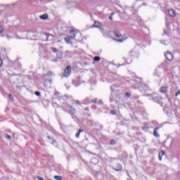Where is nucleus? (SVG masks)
<instances>
[{
    "label": "nucleus",
    "mask_w": 180,
    "mask_h": 180,
    "mask_svg": "<svg viewBox=\"0 0 180 180\" xmlns=\"http://www.w3.org/2000/svg\"><path fill=\"white\" fill-rule=\"evenodd\" d=\"M71 71H72V68L70 65H68V67H66V68L64 70V72L63 73V76L62 78H68V77H70V75H71Z\"/></svg>",
    "instance_id": "f257e3e1"
},
{
    "label": "nucleus",
    "mask_w": 180,
    "mask_h": 180,
    "mask_svg": "<svg viewBox=\"0 0 180 180\" xmlns=\"http://www.w3.org/2000/svg\"><path fill=\"white\" fill-rule=\"evenodd\" d=\"M114 40H115V41H118L119 43H123V39H114Z\"/></svg>",
    "instance_id": "a878e982"
},
{
    "label": "nucleus",
    "mask_w": 180,
    "mask_h": 180,
    "mask_svg": "<svg viewBox=\"0 0 180 180\" xmlns=\"http://www.w3.org/2000/svg\"><path fill=\"white\" fill-rule=\"evenodd\" d=\"M40 19H41L42 20H46V19H47V18H49V15L47 14H44L41 16H39Z\"/></svg>",
    "instance_id": "f8f14e48"
},
{
    "label": "nucleus",
    "mask_w": 180,
    "mask_h": 180,
    "mask_svg": "<svg viewBox=\"0 0 180 180\" xmlns=\"http://www.w3.org/2000/svg\"><path fill=\"white\" fill-rule=\"evenodd\" d=\"M68 108L70 109V115H74V113L77 112V110H75V108H74L72 105H68Z\"/></svg>",
    "instance_id": "7ed1b4c3"
},
{
    "label": "nucleus",
    "mask_w": 180,
    "mask_h": 180,
    "mask_svg": "<svg viewBox=\"0 0 180 180\" xmlns=\"http://www.w3.org/2000/svg\"><path fill=\"white\" fill-rule=\"evenodd\" d=\"M76 105H81V103H79V101L78 100L76 101Z\"/></svg>",
    "instance_id": "72a5a7b5"
},
{
    "label": "nucleus",
    "mask_w": 180,
    "mask_h": 180,
    "mask_svg": "<svg viewBox=\"0 0 180 180\" xmlns=\"http://www.w3.org/2000/svg\"><path fill=\"white\" fill-rule=\"evenodd\" d=\"M165 56L166 57V59L168 60V61H172V60H174V56H172V53L170 52H166L165 53Z\"/></svg>",
    "instance_id": "f03ea898"
},
{
    "label": "nucleus",
    "mask_w": 180,
    "mask_h": 180,
    "mask_svg": "<svg viewBox=\"0 0 180 180\" xmlns=\"http://www.w3.org/2000/svg\"><path fill=\"white\" fill-rule=\"evenodd\" d=\"M35 95L37 96H40V93L39 91H35Z\"/></svg>",
    "instance_id": "7c9ffc66"
},
{
    "label": "nucleus",
    "mask_w": 180,
    "mask_h": 180,
    "mask_svg": "<svg viewBox=\"0 0 180 180\" xmlns=\"http://www.w3.org/2000/svg\"><path fill=\"white\" fill-rule=\"evenodd\" d=\"M45 35L46 37V41H49V40H53V39H54V36H53V34H45Z\"/></svg>",
    "instance_id": "39448f33"
},
{
    "label": "nucleus",
    "mask_w": 180,
    "mask_h": 180,
    "mask_svg": "<svg viewBox=\"0 0 180 180\" xmlns=\"http://www.w3.org/2000/svg\"><path fill=\"white\" fill-rule=\"evenodd\" d=\"M71 37H68L65 38V41H66V43H68V44H71Z\"/></svg>",
    "instance_id": "ddd939ff"
},
{
    "label": "nucleus",
    "mask_w": 180,
    "mask_h": 180,
    "mask_svg": "<svg viewBox=\"0 0 180 180\" xmlns=\"http://www.w3.org/2000/svg\"><path fill=\"white\" fill-rule=\"evenodd\" d=\"M54 179H56V180H61V176H55Z\"/></svg>",
    "instance_id": "393cba45"
},
{
    "label": "nucleus",
    "mask_w": 180,
    "mask_h": 180,
    "mask_svg": "<svg viewBox=\"0 0 180 180\" xmlns=\"http://www.w3.org/2000/svg\"><path fill=\"white\" fill-rule=\"evenodd\" d=\"M168 12H169V16H171L172 18H174V16H175V10L170 9L168 11Z\"/></svg>",
    "instance_id": "1a4fd4ad"
},
{
    "label": "nucleus",
    "mask_w": 180,
    "mask_h": 180,
    "mask_svg": "<svg viewBox=\"0 0 180 180\" xmlns=\"http://www.w3.org/2000/svg\"><path fill=\"white\" fill-rule=\"evenodd\" d=\"M70 34L71 39H75V36H77V32H75V30H70Z\"/></svg>",
    "instance_id": "0eeeda50"
},
{
    "label": "nucleus",
    "mask_w": 180,
    "mask_h": 180,
    "mask_svg": "<svg viewBox=\"0 0 180 180\" xmlns=\"http://www.w3.org/2000/svg\"><path fill=\"white\" fill-rule=\"evenodd\" d=\"M165 153L164 152V150H162L159 153V160L160 161H161V160H162V155H165Z\"/></svg>",
    "instance_id": "9b49d317"
},
{
    "label": "nucleus",
    "mask_w": 180,
    "mask_h": 180,
    "mask_svg": "<svg viewBox=\"0 0 180 180\" xmlns=\"http://www.w3.org/2000/svg\"><path fill=\"white\" fill-rule=\"evenodd\" d=\"M110 144H112V146H113V144H115V140H112V141H110Z\"/></svg>",
    "instance_id": "c9c22d12"
},
{
    "label": "nucleus",
    "mask_w": 180,
    "mask_h": 180,
    "mask_svg": "<svg viewBox=\"0 0 180 180\" xmlns=\"http://www.w3.org/2000/svg\"><path fill=\"white\" fill-rule=\"evenodd\" d=\"M122 165H117V169H113L115 171H117V172H119V171H122Z\"/></svg>",
    "instance_id": "dca6fc26"
},
{
    "label": "nucleus",
    "mask_w": 180,
    "mask_h": 180,
    "mask_svg": "<svg viewBox=\"0 0 180 180\" xmlns=\"http://www.w3.org/2000/svg\"><path fill=\"white\" fill-rule=\"evenodd\" d=\"M148 129H149V127L147 125H144L143 127H141V129L143 130V131H148Z\"/></svg>",
    "instance_id": "f3484780"
},
{
    "label": "nucleus",
    "mask_w": 180,
    "mask_h": 180,
    "mask_svg": "<svg viewBox=\"0 0 180 180\" xmlns=\"http://www.w3.org/2000/svg\"><path fill=\"white\" fill-rule=\"evenodd\" d=\"M82 131H84V130L79 129L78 132L75 134L76 139H79V134H81V133H82Z\"/></svg>",
    "instance_id": "4468645a"
},
{
    "label": "nucleus",
    "mask_w": 180,
    "mask_h": 180,
    "mask_svg": "<svg viewBox=\"0 0 180 180\" xmlns=\"http://www.w3.org/2000/svg\"><path fill=\"white\" fill-rule=\"evenodd\" d=\"M8 97L11 101H13V96L12 94H8Z\"/></svg>",
    "instance_id": "bb28decb"
},
{
    "label": "nucleus",
    "mask_w": 180,
    "mask_h": 180,
    "mask_svg": "<svg viewBox=\"0 0 180 180\" xmlns=\"http://www.w3.org/2000/svg\"><path fill=\"white\" fill-rule=\"evenodd\" d=\"M162 72V69H161V68L158 67V68H156V72L158 75H160V74H161Z\"/></svg>",
    "instance_id": "2eb2a0df"
},
{
    "label": "nucleus",
    "mask_w": 180,
    "mask_h": 180,
    "mask_svg": "<svg viewBox=\"0 0 180 180\" xmlns=\"http://www.w3.org/2000/svg\"><path fill=\"white\" fill-rule=\"evenodd\" d=\"M2 67V59L0 58V68Z\"/></svg>",
    "instance_id": "2f4dec72"
},
{
    "label": "nucleus",
    "mask_w": 180,
    "mask_h": 180,
    "mask_svg": "<svg viewBox=\"0 0 180 180\" xmlns=\"http://www.w3.org/2000/svg\"><path fill=\"white\" fill-rule=\"evenodd\" d=\"M125 96H127V98H130V96H131V94L129 92L125 93Z\"/></svg>",
    "instance_id": "b1692460"
},
{
    "label": "nucleus",
    "mask_w": 180,
    "mask_h": 180,
    "mask_svg": "<svg viewBox=\"0 0 180 180\" xmlns=\"http://www.w3.org/2000/svg\"><path fill=\"white\" fill-rule=\"evenodd\" d=\"M94 61H101V57L96 56L94 58Z\"/></svg>",
    "instance_id": "412c9836"
},
{
    "label": "nucleus",
    "mask_w": 180,
    "mask_h": 180,
    "mask_svg": "<svg viewBox=\"0 0 180 180\" xmlns=\"http://www.w3.org/2000/svg\"><path fill=\"white\" fill-rule=\"evenodd\" d=\"M4 32V27L0 26V33H2Z\"/></svg>",
    "instance_id": "cd10ccee"
},
{
    "label": "nucleus",
    "mask_w": 180,
    "mask_h": 180,
    "mask_svg": "<svg viewBox=\"0 0 180 180\" xmlns=\"http://www.w3.org/2000/svg\"><path fill=\"white\" fill-rule=\"evenodd\" d=\"M51 51H53V53H58V49H57L56 48L52 47L51 48Z\"/></svg>",
    "instance_id": "6ab92c4d"
},
{
    "label": "nucleus",
    "mask_w": 180,
    "mask_h": 180,
    "mask_svg": "<svg viewBox=\"0 0 180 180\" xmlns=\"http://www.w3.org/2000/svg\"><path fill=\"white\" fill-rule=\"evenodd\" d=\"M96 100L97 98H95L94 100H91V103H96Z\"/></svg>",
    "instance_id": "c85d7f7f"
},
{
    "label": "nucleus",
    "mask_w": 180,
    "mask_h": 180,
    "mask_svg": "<svg viewBox=\"0 0 180 180\" xmlns=\"http://www.w3.org/2000/svg\"><path fill=\"white\" fill-rule=\"evenodd\" d=\"M176 96H178V95H180V91H178L177 93H176Z\"/></svg>",
    "instance_id": "4c0bfd02"
},
{
    "label": "nucleus",
    "mask_w": 180,
    "mask_h": 180,
    "mask_svg": "<svg viewBox=\"0 0 180 180\" xmlns=\"http://www.w3.org/2000/svg\"><path fill=\"white\" fill-rule=\"evenodd\" d=\"M161 94H167L168 92V87L167 86H162L160 89Z\"/></svg>",
    "instance_id": "20e7f679"
},
{
    "label": "nucleus",
    "mask_w": 180,
    "mask_h": 180,
    "mask_svg": "<svg viewBox=\"0 0 180 180\" xmlns=\"http://www.w3.org/2000/svg\"><path fill=\"white\" fill-rule=\"evenodd\" d=\"M111 15H114V13H112Z\"/></svg>",
    "instance_id": "a18cd8bd"
},
{
    "label": "nucleus",
    "mask_w": 180,
    "mask_h": 180,
    "mask_svg": "<svg viewBox=\"0 0 180 180\" xmlns=\"http://www.w3.org/2000/svg\"><path fill=\"white\" fill-rule=\"evenodd\" d=\"M129 53H130V54H131V53H133V51H131Z\"/></svg>",
    "instance_id": "c03bdc74"
},
{
    "label": "nucleus",
    "mask_w": 180,
    "mask_h": 180,
    "mask_svg": "<svg viewBox=\"0 0 180 180\" xmlns=\"http://www.w3.org/2000/svg\"><path fill=\"white\" fill-rule=\"evenodd\" d=\"M111 114L116 115V110H111Z\"/></svg>",
    "instance_id": "c756f323"
},
{
    "label": "nucleus",
    "mask_w": 180,
    "mask_h": 180,
    "mask_svg": "<svg viewBox=\"0 0 180 180\" xmlns=\"http://www.w3.org/2000/svg\"><path fill=\"white\" fill-rule=\"evenodd\" d=\"M113 34H115V36L116 37H121V35L118 34L117 32H116V31H115V32H113Z\"/></svg>",
    "instance_id": "5701e85b"
},
{
    "label": "nucleus",
    "mask_w": 180,
    "mask_h": 180,
    "mask_svg": "<svg viewBox=\"0 0 180 180\" xmlns=\"http://www.w3.org/2000/svg\"><path fill=\"white\" fill-rule=\"evenodd\" d=\"M37 0H34V1H32V5H35Z\"/></svg>",
    "instance_id": "f704fd0d"
},
{
    "label": "nucleus",
    "mask_w": 180,
    "mask_h": 180,
    "mask_svg": "<svg viewBox=\"0 0 180 180\" xmlns=\"http://www.w3.org/2000/svg\"><path fill=\"white\" fill-rule=\"evenodd\" d=\"M53 75V72H48L46 75H44V77H51Z\"/></svg>",
    "instance_id": "a211bd4d"
},
{
    "label": "nucleus",
    "mask_w": 180,
    "mask_h": 180,
    "mask_svg": "<svg viewBox=\"0 0 180 180\" xmlns=\"http://www.w3.org/2000/svg\"><path fill=\"white\" fill-rule=\"evenodd\" d=\"M157 130H160V127H156L155 129V131H153L154 137H160V134H158V132L157 131Z\"/></svg>",
    "instance_id": "9d476101"
},
{
    "label": "nucleus",
    "mask_w": 180,
    "mask_h": 180,
    "mask_svg": "<svg viewBox=\"0 0 180 180\" xmlns=\"http://www.w3.org/2000/svg\"><path fill=\"white\" fill-rule=\"evenodd\" d=\"M4 137L6 139H8V140H11L12 139V137L8 134H4Z\"/></svg>",
    "instance_id": "4be33fe9"
},
{
    "label": "nucleus",
    "mask_w": 180,
    "mask_h": 180,
    "mask_svg": "<svg viewBox=\"0 0 180 180\" xmlns=\"http://www.w3.org/2000/svg\"><path fill=\"white\" fill-rule=\"evenodd\" d=\"M48 139L49 140V143H51V144H54V143H56V141L51 139L50 136H48Z\"/></svg>",
    "instance_id": "aec40b11"
},
{
    "label": "nucleus",
    "mask_w": 180,
    "mask_h": 180,
    "mask_svg": "<svg viewBox=\"0 0 180 180\" xmlns=\"http://www.w3.org/2000/svg\"><path fill=\"white\" fill-rule=\"evenodd\" d=\"M57 58H59V60H61L63 58L64 54L63 53V51H59L58 53H56Z\"/></svg>",
    "instance_id": "423d86ee"
},
{
    "label": "nucleus",
    "mask_w": 180,
    "mask_h": 180,
    "mask_svg": "<svg viewBox=\"0 0 180 180\" xmlns=\"http://www.w3.org/2000/svg\"><path fill=\"white\" fill-rule=\"evenodd\" d=\"M84 110H89L88 108H86L84 109Z\"/></svg>",
    "instance_id": "37998d69"
},
{
    "label": "nucleus",
    "mask_w": 180,
    "mask_h": 180,
    "mask_svg": "<svg viewBox=\"0 0 180 180\" xmlns=\"http://www.w3.org/2000/svg\"><path fill=\"white\" fill-rule=\"evenodd\" d=\"M109 19H110V20H113V18H112V16L110 17Z\"/></svg>",
    "instance_id": "a19ab883"
},
{
    "label": "nucleus",
    "mask_w": 180,
    "mask_h": 180,
    "mask_svg": "<svg viewBox=\"0 0 180 180\" xmlns=\"http://www.w3.org/2000/svg\"><path fill=\"white\" fill-rule=\"evenodd\" d=\"M142 6H147V4L143 3V4H142Z\"/></svg>",
    "instance_id": "58836bf2"
},
{
    "label": "nucleus",
    "mask_w": 180,
    "mask_h": 180,
    "mask_svg": "<svg viewBox=\"0 0 180 180\" xmlns=\"http://www.w3.org/2000/svg\"><path fill=\"white\" fill-rule=\"evenodd\" d=\"M92 27H98V29H101L102 27V25L99 23V22H94V24L92 25Z\"/></svg>",
    "instance_id": "6e6552de"
},
{
    "label": "nucleus",
    "mask_w": 180,
    "mask_h": 180,
    "mask_svg": "<svg viewBox=\"0 0 180 180\" xmlns=\"http://www.w3.org/2000/svg\"><path fill=\"white\" fill-rule=\"evenodd\" d=\"M37 178L38 180H44V179H43L42 177H40V176H37Z\"/></svg>",
    "instance_id": "473e14b6"
},
{
    "label": "nucleus",
    "mask_w": 180,
    "mask_h": 180,
    "mask_svg": "<svg viewBox=\"0 0 180 180\" xmlns=\"http://www.w3.org/2000/svg\"><path fill=\"white\" fill-rule=\"evenodd\" d=\"M54 63H57V60H53Z\"/></svg>",
    "instance_id": "79ce46f5"
},
{
    "label": "nucleus",
    "mask_w": 180,
    "mask_h": 180,
    "mask_svg": "<svg viewBox=\"0 0 180 180\" xmlns=\"http://www.w3.org/2000/svg\"><path fill=\"white\" fill-rule=\"evenodd\" d=\"M66 54H70V51H66Z\"/></svg>",
    "instance_id": "ea45409f"
},
{
    "label": "nucleus",
    "mask_w": 180,
    "mask_h": 180,
    "mask_svg": "<svg viewBox=\"0 0 180 180\" xmlns=\"http://www.w3.org/2000/svg\"><path fill=\"white\" fill-rule=\"evenodd\" d=\"M160 43L165 45V41H160Z\"/></svg>",
    "instance_id": "e433bc0d"
}]
</instances>
